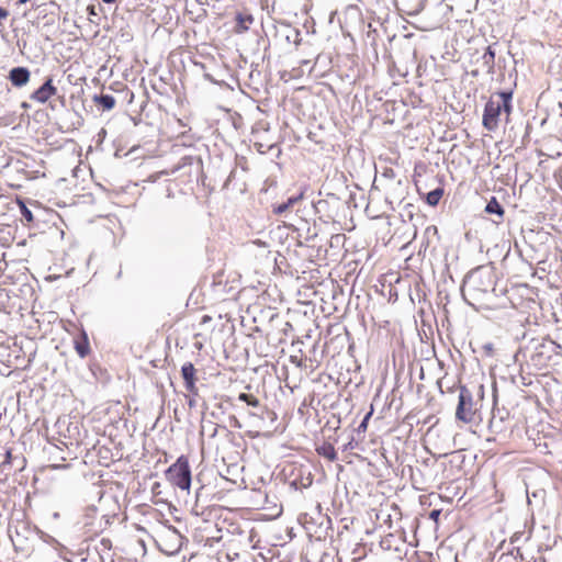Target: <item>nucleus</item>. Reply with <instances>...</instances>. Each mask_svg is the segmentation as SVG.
Here are the masks:
<instances>
[{"mask_svg": "<svg viewBox=\"0 0 562 562\" xmlns=\"http://www.w3.org/2000/svg\"><path fill=\"white\" fill-rule=\"evenodd\" d=\"M512 91L493 93L485 104L482 124L487 131H495L498 127L502 111L509 115L512 111Z\"/></svg>", "mask_w": 562, "mask_h": 562, "instance_id": "obj_1", "label": "nucleus"}, {"mask_svg": "<svg viewBox=\"0 0 562 562\" xmlns=\"http://www.w3.org/2000/svg\"><path fill=\"white\" fill-rule=\"evenodd\" d=\"M302 199V194L297 195V196H294V198H289L286 202L284 203H281L279 205H277L274 209H273V212L274 214L277 215H281L283 214L284 212H286L294 203L299 202L300 200Z\"/></svg>", "mask_w": 562, "mask_h": 562, "instance_id": "obj_12", "label": "nucleus"}, {"mask_svg": "<svg viewBox=\"0 0 562 562\" xmlns=\"http://www.w3.org/2000/svg\"><path fill=\"white\" fill-rule=\"evenodd\" d=\"M9 15V11L2 7H0V19H7Z\"/></svg>", "mask_w": 562, "mask_h": 562, "instance_id": "obj_18", "label": "nucleus"}, {"mask_svg": "<svg viewBox=\"0 0 562 562\" xmlns=\"http://www.w3.org/2000/svg\"><path fill=\"white\" fill-rule=\"evenodd\" d=\"M372 416V409L364 416L363 420L360 423V425L358 426V431L360 432H364L368 428V424H369V419L371 418Z\"/></svg>", "mask_w": 562, "mask_h": 562, "instance_id": "obj_16", "label": "nucleus"}, {"mask_svg": "<svg viewBox=\"0 0 562 562\" xmlns=\"http://www.w3.org/2000/svg\"><path fill=\"white\" fill-rule=\"evenodd\" d=\"M291 362L301 366L295 356H291Z\"/></svg>", "mask_w": 562, "mask_h": 562, "instance_id": "obj_20", "label": "nucleus"}, {"mask_svg": "<svg viewBox=\"0 0 562 562\" xmlns=\"http://www.w3.org/2000/svg\"><path fill=\"white\" fill-rule=\"evenodd\" d=\"M94 101L104 110H112L116 103L115 98L111 94H101L100 97H95Z\"/></svg>", "mask_w": 562, "mask_h": 562, "instance_id": "obj_10", "label": "nucleus"}, {"mask_svg": "<svg viewBox=\"0 0 562 562\" xmlns=\"http://www.w3.org/2000/svg\"><path fill=\"white\" fill-rule=\"evenodd\" d=\"M75 349L81 358H85L89 355L90 346L85 333L79 338L75 339Z\"/></svg>", "mask_w": 562, "mask_h": 562, "instance_id": "obj_8", "label": "nucleus"}, {"mask_svg": "<svg viewBox=\"0 0 562 562\" xmlns=\"http://www.w3.org/2000/svg\"><path fill=\"white\" fill-rule=\"evenodd\" d=\"M27 1H29V0H19V3H20V4H24V3H26Z\"/></svg>", "mask_w": 562, "mask_h": 562, "instance_id": "obj_21", "label": "nucleus"}, {"mask_svg": "<svg viewBox=\"0 0 562 562\" xmlns=\"http://www.w3.org/2000/svg\"><path fill=\"white\" fill-rule=\"evenodd\" d=\"M181 375L184 380V386L186 390L193 394H198V387H196V369L194 368L192 362H186L181 368Z\"/></svg>", "mask_w": 562, "mask_h": 562, "instance_id": "obj_5", "label": "nucleus"}, {"mask_svg": "<svg viewBox=\"0 0 562 562\" xmlns=\"http://www.w3.org/2000/svg\"><path fill=\"white\" fill-rule=\"evenodd\" d=\"M102 1H103V2H105V3H112V2H114L115 0H102Z\"/></svg>", "mask_w": 562, "mask_h": 562, "instance_id": "obj_22", "label": "nucleus"}, {"mask_svg": "<svg viewBox=\"0 0 562 562\" xmlns=\"http://www.w3.org/2000/svg\"><path fill=\"white\" fill-rule=\"evenodd\" d=\"M8 78L12 86L21 88L29 83L31 72L26 67H14L10 70Z\"/></svg>", "mask_w": 562, "mask_h": 562, "instance_id": "obj_6", "label": "nucleus"}, {"mask_svg": "<svg viewBox=\"0 0 562 562\" xmlns=\"http://www.w3.org/2000/svg\"><path fill=\"white\" fill-rule=\"evenodd\" d=\"M16 203H18V205L20 207V212H21L24 221L27 224L33 223L34 222V216H33L31 210H29V207L26 206V204L22 200H20V199L16 200Z\"/></svg>", "mask_w": 562, "mask_h": 562, "instance_id": "obj_14", "label": "nucleus"}, {"mask_svg": "<svg viewBox=\"0 0 562 562\" xmlns=\"http://www.w3.org/2000/svg\"><path fill=\"white\" fill-rule=\"evenodd\" d=\"M476 409L471 392L465 387H460L459 403L456 411V417L465 423H472L475 416Z\"/></svg>", "mask_w": 562, "mask_h": 562, "instance_id": "obj_3", "label": "nucleus"}, {"mask_svg": "<svg viewBox=\"0 0 562 562\" xmlns=\"http://www.w3.org/2000/svg\"><path fill=\"white\" fill-rule=\"evenodd\" d=\"M210 317L209 316H204L203 317V322H209Z\"/></svg>", "mask_w": 562, "mask_h": 562, "instance_id": "obj_23", "label": "nucleus"}, {"mask_svg": "<svg viewBox=\"0 0 562 562\" xmlns=\"http://www.w3.org/2000/svg\"><path fill=\"white\" fill-rule=\"evenodd\" d=\"M445 193V190L442 187L436 188L435 190L430 191L426 195V202L430 206H436L439 204L440 200L442 199Z\"/></svg>", "mask_w": 562, "mask_h": 562, "instance_id": "obj_9", "label": "nucleus"}, {"mask_svg": "<svg viewBox=\"0 0 562 562\" xmlns=\"http://www.w3.org/2000/svg\"><path fill=\"white\" fill-rule=\"evenodd\" d=\"M317 452L329 461H335L337 459V452L330 443H324L317 449Z\"/></svg>", "mask_w": 562, "mask_h": 562, "instance_id": "obj_11", "label": "nucleus"}, {"mask_svg": "<svg viewBox=\"0 0 562 562\" xmlns=\"http://www.w3.org/2000/svg\"><path fill=\"white\" fill-rule=\"evenodd\" d=\"M439 516H440V510L439 509H434L432 512H430L429 514V518L434 521H438L439 519Z\"/></svg>", "mask_w": 562, "mask_h": 562, "instance_id": "obj_17", "label": "nucleus"}, {"mask_svg": "<svg viewBox=\"0 0 562 562\" xmlns=\"http://www.w3.org/2000/svg\"><path fill=\"white\" fill-rule=\"evenodd\" d=\"M57 93V88L54 86L53 78H47L45 82L36 89L32 94L31 99L38 103H46L52 97Z\"/></svg>", "mask_w": 562, "mask_h": 562, "instance_id": "obj_4", "label": "nucleus"}, {"mask_svg": "<svg viewBox=\"0 0 562 562\" xmlns=\"http://www.w3.org/2000/svg\"><path fill=\"white\" fill-rule=\"evenodd\" d=\"M238 400L245 402L251 407H258L260 405L259 398L250 393H240Z\"/></svg>", "mask_w": 562, "mask_h": 562, "instance_id": "obj_15", "label": "nucleus"}, {"mask_svg": "<svg viewBox=\"0 0 562 562\" xmlns=\"http://www.w3.org/2000/svg\"><path fill=\"white\" fill-rule=\"evenodd\" d=\"M482 59L484 61V65L487 67V70L492 71L495 65V52L492 49L491 46L486 47L485 53L482 56Z\"/></svg>", "mask_w": 562, "mask_h": 562, "instance_id": "obj_13", "label": "nucleus"}, {"mask_svg": "<svg viewBox=\"0 0 562 562\" xmlns=\"http://www.w3.org/2000/svg\"><path fill=\"white\" fill-rule=\"evenodd\" d=\"M11 458H12V454H11V451L9 450L5 453V461L4 462L5 463H11Z\"/></svg>", "mask_w": 562, "mask_h": 562, "instance_id": "obj_19", "label": "nucleus"}, {"mask_svg": "<svg viewBox=\"0 0 562 562\" xmlns=\"http://www.w3.org/2000/svg\"><path fill=\"white\" fill-rule=\"evenodd\" d=\"M485 212L490 214H496L498 216V220L494 221L495 224H501L503 222L505 210L495 196H492L486 204Z\"/></svg>", "mask_w": 562, "mask_h": 562, "instance_id": "obj_7", "label": "nucleus"}, {"mask_svg": "<svg viewBox=\"0 0 562 562\" xmlns=\"http://www.w3.org/2000/svg\"><path fill=\"white\" fill-rule=\"evenodd\" d=\"M167 482L181 491L190 492L192 473L189 458L184 454L180 456L166 471Z\"/></svg>", "mask_w": 562, "mask_h": 562, "instance_id": "obj_2", "label": "nucleus"}]
</instances>
